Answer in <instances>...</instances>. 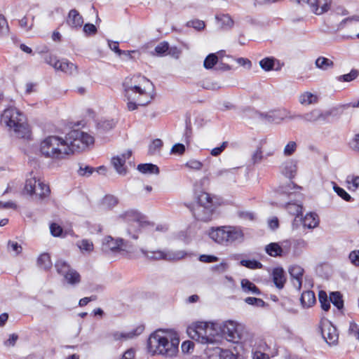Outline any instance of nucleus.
<instances>
[{"instance_id": "obj_1", "label": "nucleus", "mask_w": 359, "mask_h": 359, "mask_svg": "<svg viewBox=\"0 0 359 359\" xmlns=\"http://www.w3.org/2000/svg\"><path fill=\"white\" fill-rule=\"evenodd\" d=\"M179 344L180 339L176 332L158 330L149 336L147 348L152 354L170 358L177 355Z\"/></svg>"}, {"instance_id": "obj_2", "label": "nucleus", "mask_w": 359, "mask_h": 359, "mask_svg": "<svg viewBox=\"0 0 359 359\" xmlns=\"http://www.w3.org/2000/svg\"><path fill=\"white\" fill-rule=\"evenodd\" d=\"M219 323L198 322L189 327L190 337L201 344H217L220 341Z\"/></svg>"}, {"instance_id": "obj_3", "label": "nucleus", "mask_w": 359, "mask_h": 359, "mask_svg": "<svg viewBox=\"0 0 359 359\" xmlns=\"http://www.w3.org/2000/svg\"><path fill=\"white\" fill-rule=\"evenodd\" d=\"M209 237L215 243L229 245L244 241V233L241 226H222L211 227L208 231Z\"/></svg>"}, {"instance_id": "obj_4", "label": "nucleus", "mask_w": 359, "mask_h": 359, "mask_svg": "<svg viewBox=\"0 0 359 359\" xmlns=\"http://www.w3.org/2000/svg\"><path fill=\"white\" fill-rule=\"evenodd\" d=\"M217 207L218 203L213 201L210 194L201 192L190 210L196 220L208 222L213 219Z\"/></svg>"}, {"instance_id": "obj_5", "label": "nucleus", "mask_w": 359, "mask_h": 359, "mask_svg": "<svg viewBox=\"0 0 359 359\" xmlns=\"http://www.w3.org/2000/svg\"><path fill=\"white\" fill-rule=\"evenodd\" d=\"M1 122L13 129L20 137H25L29 133L25 116L15 107L6 109L1 116Z\"/></svg>"}, {"instance_id": "obj_6", "label": "nucleus", "mask_w": 359, "mask_h": 359, "mask_svg": "<svg viewBox=\"0 0 359 359\" xmlns=\"http://www.w3.org/2000/svg\"><path fill=\"white\" fill-rule=\"evenodd\" d=\"M65 142V148L67 151V155L80 152L94 143V138L89 134L79 130H72L68 133Z\"/></svg>"}, {"instance_id": "obj_7", "label": "nucleus", "mask_w": 359, "mask_h": 359, "mask_svg": "<svg viewBox=\"0 0 359 359\" xmlns=\"http://www.w3.org/2000/svg\"><path fill=\"white\" fill-rule=\"evenodd\" d=\"M40 151L46 158L60 159L67 156L64 139L51 135L44 139L40 144Z\"/></svg>"}, {"instance_id": "obj_8", "label": "nucleus", "mask_w": 359, "mask_h": 359, "mask_svg": "<svg viewBox=\"0 0 359 359\" xmlns=\"http://www.w3.org/2000/svg\"><path fill=\"white\" fill-rule=\"evenodd\" d=\"M133 78L127 77L123 83L125 96L128 100H136L139 106H146L149 104L154 97L151 93H147L140 86L132 83Z\"/></svg>"}, {"instance_id": "obj_9", "label": "nucleus", "mask_w": 359, "mask_h": 359, "mask_svg": "<svg viewBox=\"0 0 359 359\" xmlns=\"http://www.w3.org/2000/svg\"><path fill=\"white\" fill-rule=\"evenodd\" d=\"M219 330L220 339L224 337L227 341L233 343H238L245 338V332L243 325L237 324L232 320H228L219 323Z\"/></svg>"}, {"instance_id": "obj_10", "label": "nucleus", "mask_w": 359, "mask_h": 359, "mask_svg": "<svg viewBox=\"0 0 359 359\" xmlns=\"http://www.w3.org/2000/svg\"><path fill=\"white\" fill-rule=\"evenodd\" d=\"M119 217L130 224L127 229L128 234L131 235L133 238L137 239V233L140 231L144 222V216L137 210H129L121 214Z\"/></svg>"}, {"instance_id": "obj_11", "label": "nucleus", "mask_w": 359, "mask_h": 359, "mask_svg": "<svg viewBox=\"0 0 359 359\" xmlns=\"http://www.w3.org/2000/svg\"><path fill=\"white\" fill-rule=\"evenodd\" d=\"M24 191L29 195H39L40 199L47 197L50 192L49 187L42 182L37 181L36 177L26 180Z\"/></svg>"}, {"instance_id": "obj_12", "label": "nucleus", "mask_w": 359, "mask_h": 359, "mask_svg": "<svg viewBox=\"0 0 359 359\" xmlns=\"http://www.w3.org/2000/svg\"><path fill=\"white\" fill-rule=\"evenodd\" d=\"M142 254L149 259L159 260L165 259L169 261L180 260L185 257L188 253L183 250L177 251L175 252L166 253L163 251L157 250L149 252L144 249H141Z\"/></svg>"}, {"instance_id": "obj_13", "label": "nucleus", "mask_w": 359, "mask_h": 359, "mask_svg": "<svg viewBox=\"0 0 359 359\" xmlns=\"http://www.w3.org/2000/svg\"><path fill=\"white\" fill-rule=\"evenodd\" d=\"M318 293V299L321 308L325 311H327L330 308V302L336 306L338 309H341L344 307V301L342 299L341 293Z\"/></svg>"}, {"instance_id": "obj_14", "label": "nucleus", "mask_w": 359, "mask_h": 359, "mask_svg": "<svg viewBox=\"0 0 359 359\" xmlns=\"http://www.w3.org/2000/svg\"><path fill=\"white\" fill-rule=\"evenodd\" d=\"M297 2L299 4L306 3L312 13L320 15L330 9L332 0H297Z\"/></svg>"}, {"instance_id": "obj_15", "label": "nucleus", "mask_w": 359, "mask_h": 359, "mask_svg": "<svg viewBox=\"0 0 359 359\" xmlns=\"http://www.w3.org/2000/svg\"><path fill=\"white\" fill-rule=\"evenodd\" d=\"M304 271V269L298 265L291 266L288 269L290 276V281L294 289L297 290L302 288Z\"/></svg>"}, {"instance_id": "obj_16", "label": "nucleus", "mask_w": 359, "mask_h": 359, "mask_svg": "<svg viewBox=\"0 0 359 359\" xmlns=\"http://www.w3.org/2000/svg\"><path fill=\"white\" fill-rule=\"evenodd\" d=\"M124 246V240L122 238L114 239L111 236H106L102 242V250L107 252L109 250L111 251H117L119 250H123V247Z\"/></svg>"}, {"instance_id": "obj_17", "label": "nucleus", "mask_w": 359, "mask_h": 359, "mask_svg": "<svg viewBox=\"0 0 359 359\" xmlns=\"http://www.w3.org/2000/svg\"><path fill=\"white\" fill-rule=\"evenodd\" d=\"M322 335L329 345L335 344L338 341L337 330L331 323L324 325L322 329Z\"/></svg>"}, {"instance_id": "obj_18", "label": "nucleus", "mask_w": 359, "mask_h": 359, "mask_svg": "<svg viewBox=\"0 0 359 359\" xmlns=\"http://www.w3.org/2000/svg\"><path fill=\"white\" fill-rule=\"evenodd\" d=\"M259 118L269 123H280L284 118L285 116L280 111H271L267 113H258Z\"/></svg>"}, {"instance_id": "obj_19", "label": "nucleus", "mask_w": 359, "mask_h": 359, "mask_svg": "<svg viewBox=\"0 0 359 359\" xmlns=\"http://www.w3.org/2000/svg\"><path fill=\"white\" fill-rule=\"evenodd\" d=\"M66 22L72 28H80L83 23V19L77 10L72 9L68 13Z\"/></svg>"}, {"instance_id": "obj_20", "label": "nucleus", "mask_w": 359, "mask_h": 359, "mask_svg": "<svg viewBox=\"0 0 359 359\" xmlns=\"http://www.w3.org/2000/svg\"><path fill=\"white\" fill-rule=\"evenodd\" d=\"M297 162L293 160H289L283 163L281 167L282 174L292 180L297 175Z\"/></svg>"}, {"instance_id": "obj_21", "label": "nucleus", "mask_w": 359, "mask_h": 359, "mask_svg": "<svg viewBox=\"0 0 359 359\" xmlns=\"http://www.w3.org/2000/svg\"><path fill=\"white\" fill-rule=\"evenodd\" d=\"M272 278L274 285L278 290L283 288L286 281V278L283 268H274L272 271Z\"/></svg>"}, {"instance_id": "obj_22", "label": "nucleus", "mask_w": 359, "mask_h": 359, "mask_svg": "<svg viewBox=\"0 0 359 359\" xmlns=\"http://www.w3.org/2000/svg\"><path fill=\"white\" fill-rule=\"evenodd\" d=\"M300 221L304 227L308 229H313L318 225L319 218L316 213H307L304 217L301 216Z\"/></svg>"}, {"instance_id": "obj_23", "label": "nucleus", "mask_w": 359, "mask_h": 359, "mask_svg": "<svg viewBox=\"0 0 359 359\" xmlns=\"http://www.w3.org/2000/svg\"><path fill=\"white\" fill-rule=\"evenodd\" d=\"M302 187L294 183L292 181H290L285 184H281L278 187V192L280 194H285L291 196L296 193L297 190H302Z\"/></svg>"}, {"instance_id": "obj_24", "label": "nucleus", "mask_w": 359, "mask_h": 359, "mask_svg": "<svg viewBox=\"0 0 359 359\" xmlns=\"http://www.w3.org/2000/svg\"><path fill=\"white\" fill-rule=\"evenodd\" d=\"M56 70H60L67 74H74L77 72V67L66 59L60 60Z\"/></svg>"}, {"instance_id": "obj_25", "label": "nucleus", "mask_w": 359, "mask_h": 359, "mask_svg": "<svg viewBox=\"0 0 359 359\" xmlns=\"http://www.w3.org/2000/svg\"><path fill=\"white\" fill-rule=\"evenodd\" d=\"M318 112L319 109H314L312 111L305 113L304 114H298L290 116V118H300L308 122H316L318 121Z\"/></svg>"}, {"instance_id": "obj_26", "label": "nucleus", "mask_w": 359, "mask_h": 359, "mask_svg": "<svg viewBox=\"0 0 359 359\" xmlns=\"http://www.w3.org/2000/svg\"><path fill=\"white\" fill-rule=\"evenodd\" d=\"M316 293H301L299 300L303 308H309L316 302Z\"/></svg>"}, {"instance_id": "obj_27", "label": "nucleus", "mask_w": 359, "mask_h": 359, "mask_svg": "<svg viewBox=\"0 0 359 359\" xmlns=\"http://www.w3.org/2000/svg\"><path fill=\"white\" fill-rule=\"evenodd\" d=\"M137 170L143 174H156L160 172L159 168L153 163H140L137 165Z\"/></svg>"}, {"instance_id": "obj_28", "label": "nucleus", "mask_w": 359, "mask_h": 359, "mask_svg": "<svg viewBox=\"0 0 359 359\" xmlns=\"http://www.w3.org/2000/svg\"><path fill=\"white\" fill-rule=\"evenodd\" d=\"M111 163L119 175H125L126 174L127 169L125 167L124 159L121 158L120 156L113 157L111 158Z\"/></svg>"}, {"instance_id": "obj_29", "label": "nucleus", "mask_w": 359, "mask_h": 359, "mask_svg": "<svg viewBox=\"0 0 359 359\" xmlns=\"http://www.w3.org/2000/svg\"><path fill=\"white\" fill-rule=\"evenodd\" d=\"M216 19L221 23V27L224 29H230L233 26L234 22L228 14L217 15Z\"/></svg>"}, {"instance_id": "obj_30", "label": "nucleus", "mask_w": 359, "mask_h": 359, "mask_svg": "<svg viewBox=\"0 0 359 359\" xmlns=\"http://www.w3.org/2000/svg\"><path fill=\"white\" fill-rule=\"evenodd\" d=\"M315 65L317 68L326 71L334 67V62L327 57L320 56L316 60Z\"/></svg>"}, {"instance_id": "obj_31", "label": "nucleus", "mask_w": 359, "mask_h": 359, "mask_svg": "<svg viewBox=\"0 0 359 359\" xmlns=\"http://www.w3.org/2000/svg\"><path fill=\"white\" fill-rule=\"evenodd\" d=\"M37 265L43 270H48L52 267L50 257L48 253L41 254L37 259Z\"/></svg>"}, {"instance_id": "obj_32", "label": "nucleus", "mask_w": 359, "mask_h": 359, "mask_svg": "<svg viewBox=\"0 0 359 359\" xmlns=\"http://www.w3.org/2000/svg\"><path fill=\"white\" fill-rule=\"evenodd\" d=\"M266 252L271 257L282 256L283 248L277 243H271L265 247Z\"/></svg>"}, {"instance_id": "obj_33", "label": "nucleus", "mask_w": 359, "mask_h": 359, "mask_svg": "<svg viewBox=\"0 0 359 359\" xmlns=\"http://www.w3.org/2000/svg\"><path fill=\"white\" fill-rule=\"evenodd\" d=\"M144 330V326L143 325H137L134 330L130 332L126 333L120 334L119 337H118V334L114 335L116 339L124 338V339H130L133 338L135 337L139 336L140 334L143 332Z\"/></svg>"}, {"instance_id": "obj_34", "label": "nucleus", "mask_w": 359, "mask_h": 359, "mask_svg": "<svg viewBox=\"0 0 359 359\" xmlns=\"http://www.w3.org/2000/svg\"><path fill=\"white\" fill-rule=\"evenodd\" d=\"M299 101L304 105L315 104L318 102V97L310 92H305L300 95Z\"/></svg>"}, {"instance_id": "obj_35", "label": "nucleus", "mask_w": 359, "mask_h": 359, "mask_svg": "<svg viewBox=\"0 0 359 359\" xmlns=\"http://www.w3.org/2000/svg\"><path fill=\"white\" fill-rule=\"evenodd\" d=\"M64 278L68 283L72 285L77 284L81 280L80 274L72 268L64 276Z\"/></svg>"}, {"instance_id": "obj_36", "label": "nucleus", "mask_w": 359, "mask_h": 359, "mask_svg": "<svg viewBox=\"0 0 359 359\" xmlns=\"http://www.w3.org/2000/svg\"><path fill=\"white\" fill-rule=\"evenodd\" d=\"M55 268L57 272L63 276L71 269L70 265L62 259H59L55 262Z\"/></svg>"}, {"instance_id": "obj_37", "label": "nucleus", "mask_w": 359, "mask_h": 359, "mask_svg": "<svg viewBox=\"0 0 359 359\" xmlns=\"http://www.w3.org/2000/svg\"><path fill=\"white\" fill-rule=\"evenodd\" d=\"M359 76V71L353 69L348 74L341 75L337 77V80L340 82H350L355 80Z\"/></svg>"}, {"instance_id": "obj_38", "label": "nucleus", "mask_w": 359, "mask_h": 359, "mask_svg": "<svg viewBox=\"0 0 359 359\" xmlns=\"http://www.w3.org/2000/svg\"><path fill=\"white\" fill-rule=\"evenodd\" d=\"M218 62V57L215 53H210L206 56L203 62V67L206 69H212Z\"/></svg>"}, {"instance_id": "obj_39", "label": "nucleus", "mask_w": 359, "mask_h": 359, "mask_svg": "<svg viewBox=\"0 0 359 359\" xmlns=\"http://www.w3.org/2000/svg\"><path fill=\"white\" fill-rule=\"evenodd\" d=\"M286 209L287 211L293 215H297V217H299V216H302V206L301 205L297 204V203H292L290 202H288L286 203Z\"/></svg>"}, {"instance_id": "obj_40", "label": "nucleus", "mask_w": 359, "mask_h": 359, "mask_svg": "<svg viewBox=\"0 0 359 359\" xmlns=\"http://www.w3.org/2000/svg\"><path fill=\"white\" fill-rule=\"evenodd\" d=\"M240 264L250 269H258L263 267V264L255 259H242Z\"/></svg>"}, {"instance_id": "obj_41", "label": "nucleus", "mask_w": 359, "mask_h": 359, "mask_svg": "<svg viewBox=\"0 0 359 359\" xmlns=\"http://www.w3.org/2000/svg\"><path fill=\"white\" fill-rule=\"evenodd\" d=\"M346 182L349 191H355L359 188V176L348 175L346 177Z\"/></svg>"}, {"instance_id": "obj_42", "label": "nucleus", "mask_w": 359, "mask_h": 359, "mask_svg": "<svg viewBox=\"0 0 359 359\" xmlns=\"http://www.w3.org/2000/svg\"><path fill=\"white\" fill-rule=\"evenodd\" d=\"M77 247L83 252L90 253L93 251L94 247L92 241L88 239H83L76 243Z\"/></svg>"}, {"instance_id": "obj_43", "label": "nucleus", "mask_w": 359, "mask_h": 359, "mask_svg": "<svg viewBox=\"0 0 359 359\" xmlns=\"http://www.w3.org/2000/svg\"><path fill=\"white\" fill-rule=\"evenodd\" d=\"M115 126L116 122L113 119L100 121L97 125V129L103 133L111 130Z\"/></svg>"}, {"instance_id": "obj_44", "label": "nucleus", "mask_w": 359, "mask_h": 359, "mask_svg": "<svg viewBox=\"0 0 359 359\" xmlns=\"http://www.w3.org/2000/svg\"><path fill=\"white\" fill-rule=\"evenodd\" d=\"M275 59L273 57H265L259 61V65L266 72L273 69Z\"/></svg>"}, {"instance_id": "obj_45", "label": "nucleus", "mask_w": 359, "mask_h": 359, "mask_svg": "<svg viewBox=\"0 0 359 359\" xmlns=\"http://www.w3.org/2000/svg\"><path fill=\"white\" fill-rule=\"evenodd\" d=\"M333 189L337 194L344 199L345 201L351 202L353 199L343 188L339 187L336 183L333 182Z\"/></svg>"}, {"instance_id": "obj_46", "label": "nucleus", "mask_w": 359, "mask_h": 359, "mask_svg": "<svg viewBox=\"0 0 359 359\" xmlns=\"http://www.w3.org/2000/svg\"><path fill=\"white\" fill-rule=\"evenodd\" d=\"M79 168L77 171L78 175L82 177H90L95 171V168L90 165L79 163Z\"/></svg>"}, {"instance_id": "obj_47", "label": "nucleus", "mask_w": 359, "mask_h": 359, "mask_svg": "<svg viewBox=\"0 0 359 359\" xmlns=\"http://www.w3.org/2000/svg\"><path fill=\"white\" fill-rule=\"evenodd\" d=\"M163 143L161 139H155L152 141L151 144L149 146V154L154 155L156 152H159Z\"/></svg>"}, {"instance_id": "obj_48", "label": "nucleus", "mask_w": 359, "mask_h": 359, "mask_svg": "<svg viewBox=\"0 0 359 359\" xmlns=\"http://www.w3.org/2000/svg\"><path fill=\"white\" fill-rule=\"evenodd\" d=\"M169 50V43L167 41H163L158 44L155 48V55L157 56H163Z\"/></svg>"}, {"instance_id": "obj_49", "label": "nucleus", "mask_w": 359, "mask_h": 359, "mask_svg": "<svg viewBox=\"0 0 359 359\" xmlns=\"http://www.w3.org/2000/svg\"><path fill=\"white\" fill-rule=\"evenodd\" d=\"M241 287L247 292H260L259 289L248 279L241 280Z\"/></svg>"}, {"instance_id": "obj_50", "label": "nucleus", "mask_w": 359, "mask_h": 359, "mask_svg": "<svg viewBox=\"0 0 359 359\" xmlns=\"http://www.w3.org/2000/svg\"><path fill=\"white\" fill-rule=\"evenodd\" d=\"M264 158L263 152L261 147H258L257 149L253 152L251 156V162L253 165L261 163Z\"/></svg>"}, {"instance_id": "obj_51", "label": "nucleus", "mask_w": 359, "mask_h": 359, "mask_svg": "<svg viewBox=\"0 0 359 359\" xmlns=\"http://www.w3.org/2000/svg\"><path fill=\"white\" fill-rule=\"evenodd\" d=\"M346 105L332 107L327 110L330 117L339 118L344 112Z\"/></svg>"}, {"instance_id": "obj_52", "label": "nucleus", "mask_w": 359, "mask_h": 359, "mask_svg": "<svg viewBox=\"0 0 359 359\" xmlns=\"http://www.w3.org/2000/svg\"><path fill=\"white\" fill-rule=\"evenodd\" d=\"M9 27L6 19L3 15H0V36L8 35Z\"/></svg>"}, {"instance_id": "obj_53", "label": "nucleus", "mask_w": 359, "mask_h": 359, "mask_svg": "<svg viewBox=\"0 0 359 359\" xmlns=\"http://www.w3.org/2000/svg\"><path fill=\"white\" fill-rule=\"evenodd\" d=\"M50 233L54 237H60L62 236L63 229L61 226L56 223H51L50 225Z\"/></svg>"}, {"instance_id": "obj_54", "label": "nucleus", "mask_w": 359, "mask_h": 359, "mask_svg": "<svg viewBox=\"0 0 359 359\" xmlns=\"http://www.w3.org/2000/svg\"><path fill=\"white\" fill-rule=\"evenodd\" d=\"M187 26L189 27H193L198 31H201L204 29L205 25V22L200 20H192L187 22Z\"/></svg>"}, {"instance_id": "obj_55", "label": "nucleus", "mask_w": 359, "mask_h": 359, "mask_svg": "<svg viewBox=\"0 0 359 359\" xmlns=\"http://www.w3.org/2000/svg\"><path fill=\"white\" fill-rule=\"evenodd\" d=\"M330 266L328 264H321L316 269L317 273L325 278H327L330 276Z\"/></svg>"}, {"instance_id": "obj_56", "label": "nucleus", "mask_w": 359, "mask_h": 359, "mask_svg": "<svg viewBox=\"0 0 359 359\" xmlns=\"http://www.w3.org/2000/svg\"><path fill=\"white\" fill-rule=\"evenodd\" d=\"M245 302L248 304L254 305L257 307H263L265 306V302L259 298L247 297L245 299Z\"/></svg>"}, {"instance_id": "obj_57", "label": "nucleus", "mask_w": 359, "mask_h": 359, "mask_svg": "<svg viewBox=\"0 0 359 359\" xmlns=\"http://www.w3.org/2000/svg\"><path fill=\"white\" fill-rule=\"evenodd\" d=\"M297 149V144L295 142L291 141L284 148V154L285 156H291Z\"/></svg>"}, {"instance_id": "obj_58", "label": "nucleus", "mask_w": 359, "mask_h": 359, "mask_svg": "<svg viewBox=\"0 0 359 359\" xmlns=\"http://www.w3.org/2000/svg\"><path fill=\"white\" fill-rule=\"evenodd\" d=\"M199 261L205 263L215 262L219 260V258L215 255H201L198 258Z\"/></svg>"}, {"instance_id": "obj_59", "label": "nucleus", "mask_w": 359, "mask_h": 359, "mask_svg": "<svg viewBox=\"0 0 359 359\" xmlns=\"http://www.w3.org/2000/svg\"><path fill=\"white\" fill-rule=\"evenodd\" d=\"M185 151V146L181 143L174 144L171 149V154L182 155Z\"/></svg>"}, {"instance_id": "obj_60", "label": "nucleus", "mask_w": 359, "mask_h": 359, "mask_svg": "<svg viewBox=\"0 0 359 359\" xmlns=\"http://www.w3.org/2000/svg\"><path fill=\"white\" fill-rule=\"evenodd\" d=\"M97 27L91 23H86L83 26V32L88 35H93L97 33Z\"/></svg>"}, {"instance_id": "obj_61", "label": "nucleus", "mask_w": 359, "mask_h": 359, "mask_svg": "<svg viewBox=\"0 0 359 359\" xmlns=\"http://www.w3.org/2000/svg\"><path fill=\"white\" fill-rule=\"evenodd\" d=\"M313 287V278L309 276H305L303 292H313L311 290Z\"/></svg>"}, {"instance_id": "obj_62", "label": "nucleus", "mask_w": 359, "mask_h": 359, "mask_svg": "<svg viewBox=\"0 0 359 359\" xmlns=\"http://www.w3.org/2000/svg\"><path fill=\"white\" fill-rule=\"evenodd\" d=\"M238 216L243 219L245 220H250L252 221L255 219V215L252 212L248 211H238Z\"/></svg>"}, {"instance_id": "obj_63", "label": "nucleus", "mask_w": 359, "mask_h": 359, "mask_svg": "<svg viewBox=\"0 0 359 359\" xmlns=\"http://www.w3.org/2000/svg\"><path fill=\"white\" fill-rule=\"evenodd\" d=\"M351 262L355 266H359V250H353L349 254Z\"/></svg>"}, {"instance_id": "obj_64", "label": "nucleus", "mask_w": 359, "mask_h": 359, "mask_svg": "<svg viewBox=\"0 0 359 359\" xmlns=\"http://www.w3.org/2000/svg\"><path fill=\"white\" fill-rule=\"evenodd\" d=\"M350 147L355 151L359 152V134H356L350 142Z\"/></svg>"}]
</instances>
